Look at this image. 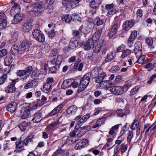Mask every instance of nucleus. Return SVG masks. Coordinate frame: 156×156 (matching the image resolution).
Returning a JSON list of instances; mask_svg holds the SVG:
<instances>
[{
    "label": "nucleus",
    "instance_id": "nucleus-21",
    "mask_svg": "<svg viewBox=\"0 0 156 156\" xmlns=\"http://www.w3.org/2000/svg\"><path fill=\"white\" fill-rule=\"evenodd\" d=\"M24 140L23 141H16V148L19 150H21L23 149L24 146H27L28 144H26L24 143Z\"/></svg>",
    "mask_w": 156,
    "mask_h": 156
},
{
    "label": "nucleus",
    "instance_id": "nucleus-41",
    "mask_svg": "<svg viewBox=\"0 0 156 156\" xmlns=\"http://www.w3.org/2000/svg\"><path fill=\"white\" fill-rule=\"evenodd\" d=\"M76 121H78L77 124L78 126L79 127H80L82 125L84 122L83 119L81 118V116L78 115L75 118Z\"/></svg>",
    "mask_w": 156,
    "mask_h": 156
},
{
    "label": "nucleus",
    "instance_id": "nucleus-5",
    "mask_svg": "<svg viewBox=\"0 0 156 156\" xmlns=\"http://www.w3.org/2000/svg\"><path fill=\"white\" fill-rule=\"evenodd\" d=\"M134 52L136 58L142 55V47L141 42L138 41L134 44Z\"/></svg>",
    "mask_w": 156,
    "mask_h": 156
},
{
    "label": "nucleus",
    "instance_id": "nucleus-19",
    "mask_svg": "<svg viewBox=\"0 0 156 156\" xmlns=\"http://www.w3.org/2000/svg\"><path fill=\"white\" fill-rule=\"evenodd\" d=\"M101 2V0H92L90 2V6L93 9H97Z\"/></svg>",
    "mask_w": 156,
    "mask_h": 156
},
{
    "label": "nucleus",
    "instance_id": "nucleus-59",
    "mask_svg": "<svg viewBox=\"0 0 156 156\" xmlns=\"http://www.w3.org/2000/svg\"><path fill=\"white\" fill-rule=\"evenodd\" d=\"M133 132L132 131H129L127 136V141L129 143L131 141V139L133 137Z\"/></svg>",
    "mask_w": 156,
    "mask_h": 156
},
{
    "label": "nucleus",
    "instance_id": "nucleus-15",
    "mask_svg": "<svg viewBox=\"0 0 156 156\" xmlns=\"http://www.w3.org/2000/svg\"><path fill=\"white\" fill-rule=\"evenodd\" d=\"M77 110V108L75 105L69 107L67 109L66 113L69 115L75 114Z\"/></svg>",
    "mask_w": 156,
    "mask_h": 156
},
{
    "label": "nucleus",
    "instance_id": "nucleus-50",
    "mask_svg": "<svg viewBox=\"0 0 156 156\" xmlns=\"http://www.w3.org/2000/svg\"><path fill=\"white\" fill-rule=\"evenodd\" d=\"M116 113L118 116L122 117L125 114V111L122 109H119L117 111Z\"/></svg>",
    "mask_w": 156,
    "mask_h": 156
},
{
    "label": "nucleus",
    "instance_id": "nucleus-12",
    "mask_svg": "<svg viewBox=\"0 0 156 156\" xmlns=\"http://www.w3.org/2000/svg\"><path fill=\"white\" fill-rule=\"evenodd\" d=\"M42 113L38 111L34 115L32 121L34 123H38L42 119Z\"/></svg>",
    "mask_w": 156,
    "mask_h": 156
},
{
    "label": "nucleus",
    "instance_id": "nucleus-40",
    "mask_svg": "<svg viewBox=\"0 0 156 156\" xmlns=\"http://www.w3.org/2000/svg\"><path fill=\"white\" fill-rule=\"evenodd\" d=\"M140 128L139 122L137 120L134 121L132 123L131 129L132 130H134L136 129Z\"/></svg>",
    "mask_w": 156,
    "mask_h": 156
},
{
    "label": "nucleus",
    "instance_id": "nucleus-31",
    "mask_svg": "<svg viewBox=\"0 0 156 156\" xmlns=\"http://www.w3.org/2000/svg\"><path fill=\"white\" fill-rule=\"evenodd\" d=\"M34 138V132L31 133L28 136L24 139V143L26 144H28L29 142L32 141V140Z\"/></svg>",
    "mask_w": 156,
    "mask_h": 156
},
{
    "label": "nucleus",
    "instance_id": "nucleus-43",
    "mask_svg": "<svg viewBox=\"0 0 156 156\" xmlns=\"http://www.w3.org/2000/svg\"><path fill=\"white\" fill-rule=\"evenodd\" d=\"M94 24L98 26L104 23V21L103 20L99 18H96L94 20Z\"/></svg>",
    "mask_w": 156,
    "mask_h": 156
},
{
    "label": "nucleus",
    "instance_id": "nucleus-55",
    "mask_svg": "<svg viewBox=\"0 0 156 156\" xmlns=\"http://www.w3.org/2000/svg\"><path fill=\"white\" fill-rule=\"evenodd\" d=\"M120 69L119 67L118 66H113L110 69V71L113 73H115L119 70Z\"/></svg>",
    "mask_w": 156,
    "mask_h": 156
},
{
    "label": "nucleus",
    "instance_id": "nucleus-56",
    "mask_svg": "<svg viewBox=\"0 0 156 156\" xmlns=\"http://www.w3.org/2000/svg\"><path fill=\"white\" fill-rule=\"evenodd\" d=\"M70 80L71 81L72 84H71V86L73 87L74 88H77L78 86L79 85V83L75 81L73 79H70Z\"/></svg>",
    "mask_w": 156,
    "mask_h": 156
},
{
    "label": "nucleus",
    "instance_id": "nucleus-32",
    "mask_svg": "<svg viewBox=\"0 0 156 156\" xmlns=\"http://www.w3.org/2000/svg\"><path fill=\"white\" fill-rule=\"evenodd\" d=\"M143 10L141 9H138L136 13V21L138 22L141 19L143 16Z\"/></svg>",
    "mask_w": 156,
    "mask_h": 156
},
{
    "label": "nucleus",
    "instance_id": "nucleus-33",
    "mask_svg": "<svg viewBox=\"0 0 156 156\" xmlns=\"http://www.w3.org/2000/svg\"><path fill=\"white\" fill-rule=\"evenodd\" d=\"M7 21L6 19L3 18H0V29H3L6 27Z\"/></svg>",
    "mask_w": 156,
    "mask_h": 156
},
{
    "label": "nucleus",
    "instance_id": "nucleus-23",
    "mask_svg": "<svg viewBox=\"0 0 156 156\" xmlns=\"http://www.w3.org/2000/svg\"><path fill=\"white\" fill-rule=\"evenodd\" d=\"M16 88L13 83L10 84L6 88L5 91L8 93H12L15 92Z\"/></svg>",
    "mask_w": 156,
    "mask_h": 156
},
{
    "label": "nucleus",
    "instance_id": "nucleus-7",
    "mask_svg": "<svg viewBox=\"0 0 156 156\" xmlns=\"http://www.w3.org/2000/svg\"><path fill=\"white\" fill-rule=\"evenodd\" d=\"M32 28V21L31 19L27 20L23 26V30L25 32H28Z\"/></svg>",
    "mask_w": 156,
    "mask_h": 156
},
{
    "label": "nucleus",
    "instance_id": "nucleus-51",
    "mask_svg": "<svg viewBox=\"0 0 156 156\" xmlns=\"http://www.w3.org/2000/svg\"><path fill=\"white\" fill-rule=\"evenodd\" d=\"M139 87L136 86L133 88L131 90L130 94L131 95H133L136 94L137 92Z\"/></svg>",
    "mask_w": 156,
    "mask_h": 156
},
{
    "label": "nucleus",
    "instance_id": "nucleus-20",
    "mask_svg": "<svg viewBox=\"0 0 156 156\" xmlns=\"http://www.w3.org/2000/svg\"><path fill=\"white\" fill-rule=\"evenodd\" d=\"M16 103L14 102H12L8 105L7 108V110L8 111L10 112L11 113H12L16 110Z\"/></svg>",
    "mask_w": 156,
    "mask_h": 156
},
{
    "label": "nucleus",
    "instance_id": "nucleus-46",
    "mask_svg": "<svg viewBox=\"0 0 156 156\" xmlns=\"http://www.w3.org/2000/svg\"><path fill=\"white\" fill-rule=\"evenodd\" d=\"M65 151L59 148L53 154L52 156H57L58 155H61Z\"/></svg>",
    "mask_w": 156,
    "mask_h": 156
},
{
    "label": "nucleus",
    "instance_id": "nucleus-58",
    "mask_svg": "<svg viewBox=\"0 0 156 156\" xmlns=\"http://www.w3.org/2000/svg\"><path fill=\"white\" fill-rule=\"evenodd\" d=\"M145 41L150 46H151L153 43V40L151 37H147Z\"/></svg>",
    "mask_w": 156,
    "mask_h": 156
},
{
    "label": "nucleus",
    "instance_id": "nucleus-24",
    "mask_svg": "<svg viewBox=\"0 0 156 156\" xmlns=\"http://www.w3.org/2000/svg\"><path fill=\"white\" fill-rule=\"evenodd\" d=\"M72 83L70 79H68L64 80L62 83L61 85V88L65 89L71 86Z\"/></svg>",
    "mask_w": 156,
    "mask_h": 156
},
{
    "label": "nucleus",
    "instance_id": "nucleus-62",
    "mask_svg": "<svg viewBox=\"0 0 156 156\" xmlns=\"http://www.w3.org/2000/svg\"><path fill=\"white\" fill-rule=\"evenodd\" d=\"M107 142L106 144V146L107 147H109L112 145V139L111 138H108L107 139Z\"/></svg>",
    "mask_w": 156,
    "mask_h": 156
},
{
    "label": "nucleus",
    "instance_id": "nucleus-30",
    "mask_svg": "<svg viewBox=\"0 0 156 156\" xmlns=\"http://www.w3.org/2000/svg\"><path fill=\"white\" fill-rule=\"evenodd\" d=\"M11 52L12 55H17L19 53V48L16 44H13L11 47Z\"/></svg>",
    "mask_w": 156,
    "mask_h": 156
},
{
    "label": "nucleus",
    "instance_id": "nucleus-2",
    "mask_svg": "<svg viewBox=\"0 0 156 156\" xmlns=\"http://www.w3.org/2000/svg\"><path fill=\"white\" fill-rule=\"evenodd\" d=\"M32 35L35 39L40 42H43L45 41L44 35L38 29H35L33 30Z\"/></svg>",
    "mask_w": 156,
    "mask_h": 156
},
{
    "label": "nucleus",
    "instance_id": "nucleus-37",
    "mask_svg": "<svg viewBox=\"0 0 156 156\" xmlns=\"http://www.w3.org/2000/svg\"><path fill=\"white\" fill-rule=\"evenodd\" d=\"M131 53V51L129 49L124 50L122 53L121 57L123 58L129 55Z\"/></svg>",
    "mask_w": 156,
    "mask_h": 156
},
{
    "label": "nucleus",
    "instance_id": "nucleus-34",
    "mask_svg": "<svg viewBox=\"0 0 156 156\" xmlns=\"http://www.w3.org/2000/svg\"><path fill=\"white\" fill-rule=\"evenodd\" d=\"M119 125H116L112 127L109 132V134L110 135H112L114 133L117 132V130L119 128Z\"/></svg>",
    "mask_w": 156,
    "mask_h": 156
},
{
    "label": "nucleus",
    "instance_id": "nucleus-3",
    "mask_svg": "<svg viewBox=\"0 0 156 156\" xmlns=\"http://www.w3.org/2000/svg\"><path fill=\"white\" fill-rule=\"evenodd\" d=\"M103 41L102 39H98L97 40H94V44L93 45V50L96 53L99 52L101 49L103 45Z\"/></svg>",
    "mask_w": 156,
    "mask_h": 156
},
{
    "label": "nucleus",
    "instance_id": "nucleus-36",
    "mask_svg": "<svg viewBox=\"0 0 156 156\" xmlns=\"http://www.w3.org/2000/svg\"><path fill=\"white\" fill-rule=\"evenodd\" d=\"M113 53L110 52L108 53L105 59V62H111L113 58Z\"/></svg>",
    "mask_w": 156,
    "mask_h": 156
},
{
    "label": "nucleus",
    "instance_id": "nucleus-57",
    "mask_svg": "<svg viewBox=\"0 0 156 156\" xmlns=\"http://www.w3.org/2000/svg\"><path fill=\"white\" fill-rule=\"evenodd\" d=\"M102 31V29H100L97 30L94 34V35L96 36H97L96 37L98 38V37L100 36Z\"/></svg>",
    "mask_w": 156,
    "mask_h": 156
},
{
    "label": "nucleus",
    "instance_id": "nucleus-17",
    "mask_svg": "<svg viewBox=\"0 0 156 156\" xmlns=\"http://www.w3.org/2000/svg\"><path fill=\"white\" fill-rule=\"evenodd\" d=\"M16 74L18 76L21 77L23 80H26L29 76L24 70H18L16 72Z\"/></svg>",
    "mask_w": 156,
    "mask_h": 156
},
{
    "label": "nucleus",
    "instance_id": "nucleus-29",
    "mask_svg": "<svg viewBox=\"0 0 156 156\" xmlns=\"http://www.w3.org/2000/svg\"><path fill=\"white\" fill-rule=\"evenodd\" d=\"M112 82L110 80H103L101 83V86L109 88L112 86Z\"/></svg>",
    "mask_w": 156,
    "mask_h": 156
},
{
    "label": "nucleus",
    "instance_id": "nucleus-64",
    "mask_svg": "<svg viewBox=\"0 0 156 156\" xmlns=\"http://www.w3.org/2000/svg\"><path fill=\"white\" fill-rule=\"evenodd\" d=\"M30 82L32 87L37 86L38 84L37 81L35 79L32 80Z\"/></svg>",
    "mask_w": 156,
    "mask_h": 156
},
{
    "label": "nucleus",
    "instance_id": "nucleus-13",
    "mask_svg": "<svg viewBox=\"0 0 156 156\" xmlns=\"http://www.w3.org/2000/svg\"><path fill=\"white\" fill-rule=\"evenodd\" d=\"M21 51L24 53L28 52L29 51L30 44L26 41H22L20 44Z\"/></svg>",
    "mask_w": 156,
    "mask_h": 156
},
{
    "label": "nucleus",
    "instance_id": "nucleus-44",
    "mask_svg": "<svg viewBox=\"0 0 156 156\" xmlns=\"http://www.w3.org/2000/svg\"><path fill=\"white\" fill-rule=\"evenodd\" d=\"M18 31H15L11 35V41L13 42L16 41L18 35Z\"/></svg>",
    "mask_w": 156,
    "mask_h": 156
},
{
    "label": "nucleus",
    "instance_id": "nucleus-54",
    "mask_svg": "<svg viewBox=\"0 0 156 156\" xmlns=\"http://www.w3.org/2000/svg\"><path fill=\"white\" fill-rule=\"evenodd\" d=\"M7 50L5 49H3L0 50V58L5 56L7 53Z\"/></svg>",
    "mask_w": 156,
    "mask_h": 156
},
{
    "label": "nucleus",
    "instance_id": "nucleus-45",
    "mask_svg": "<svg viewBox=\"0 0 156 156\" xmlns=\"http://www.w3.org/2000/svg\"><path fill=\"white\" fill-rule=\"evenodd\" d=\"M131 83L130 81H127L126 82L125 84L123 86L122 89L123 90V91H126L131 86Z\"/></svg>",
    "mask_w": 156,
    "mask_h": 156
},
{
    "label": "nucleus",
    "instance_id": "nucleus-52",
    "mask_svg": "<svg viewBox=\"0 0 156 156\" xmlns=\"http://www.w3.org/2000/svg\"><path fill=\"white\" fill-rule=\"evenodd\" d=\"M72 19V16L71 17L68 15H65L62 18L63 21L68 23Z\"/></svg>",
    "mask_w": 156,
    "mask_h": 156
},
{
    "label": "nucleus",
    "instance_id": "nucleus-35",
    "mask_svg": "<svg viewBox=\"0 0 156 156\" xmlns=\"http://www.w3.org/2000/svg\"><path fill=\"white\" fill-rule=\"evenodd\" d=\"M51 84L48 83H45L44 84L43 87V91L45 93H48L51 87Z\"/></svg>",
    "mask_w": 156,
    "mask_h": 156
},
{
    "label": "nucleus",
    "instance_id": "nucleus-4",
    "mask_svg": "<svg viewBox=\"0 0 156 156\" xmlns=\"http://www.w3.org/2000/svg\"><path fill=\"white\" fill-rule=\"evenodd\" d=\"M23 105L25 108L24 109L23 114L21 116V118L22 119L29 118L31 116L30 110L29 107L30 105L28 103H26L23 104Z\"/></svg>",
    "mask_w": 156,
    "mask_h": 156
},
{
    "label": "nucleus",
    "instance_id": "nucleus-1",
    "mask_svg": "<svg viewBox=\"0 0 156 156\" xmlns=\"http://www.w3.org/2000/svg\"><path fill=\"white\" fill-rule=\"evenodd\" d=\"M91 76V73H89L83 76L80 81L77 90V92H80L86 88L89 83Z\"/></svg>",
    "mask_w": 156,
    "mask_h": 156
},
{
    "label": "nucleus",
    "instance_id": "nucleus-48",
    "mask_svg": "<svg viewBox=\"0 0 156 156\" xmlns=\"http://www.w3.org/2000/svg\"><path fill=\"white\" fill-rule=\"evenodd\" d=\"M62 61V56L61 55H58L56 58V61L55 62V65L58 66H59L61 63Z\"/></svg>",
    "mask_w": 156,
    "mask_h": 156
},
{
    "label": "nucleus",
    "instance_id": "nucleus-60",
    "mask_svg": "<svg viewBox=\"0 0 156 156\" xmlns=\"http://www.w3.org/2000/svg\"><path fill=\"white\" fill-rule=\"evenodd\" d=\"M106 74V73L103 72H101V73H99L98 77L103 80L104 78L105 77Z\"/></svg>",
    "mask_w": 156,
    "mask_h": 156
},
{
    "label": "nucleus",
    "instance_id": "nucleus-16",
    "mask_svg": "<svg viewBox=\"0 0 156 156\" xmlns=\"http://www.w3.org/2000/svg\"><path fill=\"white\" fill-rule=\"evenodd\" d=\"M118 27L119 26L117 23H115L112 25L111 30L108 34L109 37H112L116 34Z\"/></svg>",
    "mask_w": 156,
    "mask_h": 156
},
{
    "label": "nucleus",
    "instance_id": "nucleus-14",
    "mask_svg": "<svg viewBox=\"0 0 156 156\" xmlns=\"http://www.w3.org/2000/svg\"><path fill=\"white\" fill-rule=\"evenodd\" d=\"M75 3L74 0H63L62 1V4L63 5L69 9L72 8Z\"/></svg>",
    "mask_w": 156,
    "mask_h": 156
},
{
    "label": "nucleus",
    "instance_id": "nucleus-49",
    "mask_svg": "<svg viewBox=\"0 0 156 156\" xmlns=\"http://www.w3.org/2000/svg\"><path fill=\"white\" fill-rule=\"evenodd\" d=\"M72 18L73 20H77L80 22L81 21V18L77 14L75 13L73 14Z\"/></svg>",
    "mask_w": 156,
    "mask_h": 156
},
{
    "label": "nucleus",
    "instance_id": "nucleus-25",
    "mask_svg": "<svg viewBox=\"0 0 156 156\" xmlns=\"http://www.w3.org/2000/svg\"><path fill=\"white\" fill-rule=\"evenodd\" d=\"M23 17L20 13L16 14L14 16L13 22L14 23L17 24L23 20Z\"/></svg>",
    "mask_w": 156,
    "mask_h": 156
},
{
    "label": "nucleus",
    "instance_id": "nucleus-22",
    "mask_svg": "<svg viewBox=\"0 0 156 156\" xmlns=\"http://www.w3.org/2000/svg\"><path fill=\"white\" fill-rule=\"evenodd\" d=\"M83 27V26H81L79 29L77 30H73V36L76 38L80 37L82 35V30Z\"/></svg>",
    "mask_w": 156,
    "mask_h": 156
},
{
    "label": "nucleus",
    "instance_id": "nucleus-18",
    "mask_svg": "<svg viewBox=\"0 0 156 156\" xmlns=\"http://www.w3.org/2000/svg\"><path fill=\"white\" fill-rule=\"evenodd\" d=\"M20 7L19 4L15 3L10 10V13L11 14H14L15 13H18L20 12Z\"/></svg>",
    "mask_w": 156,
    "mask_h": 156
},
{
    "label": "nucleus",
    "instance_id": "nucleus-38",
    "mask_svg": "<svg viewBox=\"0 0 156 156\" xmlns=\"http://www.w3.org/2000/svg\"><path fill=\"white\" fill-rule=\"evenodd\" d=\"M137 35V32L136 31H135L132 32L129 36L128 41L130 42H132L136 37Z\"/></svg>",
    "mask_w": 156,
    "mask_h": 156
},
{
    "label": "nucleus",
    "instance_id": "nucleus-26",
    "mask_svg": "<svg viewBox=\"0 0 156 156\" xmlns=\"http://www.w3.org/2000/svg\"><path fill=\"white\" fill-rule=\"evenodd\" d=\"M78 44V41L74 39H72L69 44V48L72 49H73L77 46Z\"/></svg>",
    "mask_w": 156,
    "mask_h": 156
},
{
    "label": "nucleus",
    "instance_id": "nucleus-11",
    "mask_svg": "<svg viewBox=\"0 0 156 156\" xmlns=\"http://www.w3.org/2000/svg\"><path fill=\"white\" fill-rule=\"evenodd\" d=\"M94 39L92 38H90L87 42L84 43L83 46L85 50L89 51L91 49L94 44Z\"/></svg>",
    "mask_w": 156,
    "mask_h": 156
},
{
    "label": "nucleus",
    "instance_id": "nucleus-63",
    "mask_svg": "<svg viewBox=\"0 0 156 156\" xmlns=\"http://www.w3.org/2000/svg\"><path fill=\"white\" fill-rule=\"evenodd\" d=\"M121 147L120 148V150L121 152L123 153L126 151L127 149V147L126 145L124 144H122L121 145Z\"/></svg>",
    "mask_w": 156,
    "mask_h": 156
},
{
    "label": "nucleus",
    "instance_id": "nucleus-61",
    "mask_svg": "<svg viewBox=\"0 0 156 156\" xmlns=\"http://www.w3.org/2000/svg\"><path fill=\"white\" fill-rule=\"evenodd\" d=\"M125 48V46L124 44H122L119 46L117 48V51L118 52H120L123 51Z\"/></svg>",
    "mask_w": 156,
    "mask_h": 156
},
{
    "label": "nucleus",
    "instance_id": "nucleus-42",
    "mask_svg": "<svg viewBox=\"0 0 156 156\" xmlns=\"http://www.w3.org/2000/svg\"><path fill=\"white\" fill-rule=\"evenodd\" d=\"M145 55H140L138 57V58L136 62V63H139L141 64H142L144 62L145 59Z\"/></svg>",
    "mask_w": 156,
    "mask_h": 156
},
{
    "label": "nucleus",
    "instance_id": "nucleus-53",
    "mask_svg": "<svg viewBox=\"0 0 156 156\" xmlns=\"http://www.w3.org/2000/svg\"><path fill=\"white\" fill-rule=\"evenodd\" d=\"M32 69V67L31 66H29L26 67L24 70L26 73L29 76Z\"/></svg>",
    "mask_w": 156,
    "mask_h": 156
},
{
    "label": "nucleus",
    "instance_id": "nucleus-39",
    "mask_svg": "<svg viewBox=\"0 0 156 156\" xmlns=\"http://www.w3.org/2000/svg\"><path fill=\"white\" fill-rule=\"evenodd\" d=\"M87 129L86 127H83L80 130L77 135L79 137H81L87 132Z\"/></svg>",
    "mask_w": 156,
    "mask_h": 156
},
{
    "label": "nucleus",
    "instance_id": "nucleus-28",
    "mask_svg": "<svg viewBox=\"0 0 156 156\" xmlns=\"http://www.w3.org/2000/svg\"><path fill=\"white\" fill-rule=\"evenodd\" d=\"M12 61V57L11 55H7L5 58L4 62L6 66H9Z\"/></svg>",
    "mask_w": 156,
    "mask_h": 156
},
{
    "label": "nucleus",
    "instance_id": "nucleus-27",
    "mask_svg": "<svg viewBox=\"0 0 156 156\" xmlns=\"http://www.w3.org/2000/svg\"><path fill=\"white\" fill-rule=\"evenodd\" d=\"M29 123L28 122L24 121L18 125V127L20 130L22 131H25L28 126Z\"/></svg>",
    "mask_w": 156,
    "mask_h": 156
},
{
    "label": "nucleus",
    "instance_id": "nucleus-9",
    "mask_svg": "<svg viewBox=\"0 0 156 156\" xmlns=\"http://www.w3.org/2000/svg\"><path fill=\"white\" fill-rule=\"evenodd\" d=\"M89 142V140L87 139H83L77 143L75 148L76 150L80 149L87 145Z\"/></svg>",
    "mask_w": 156,
    "mask_h": 156
},
{
    "label": "nucleus",
    "instance_id": "nucleus-6",
    "mask_svg": "<svg viewBox=\"0 0 156 156\" xmlns=\"http://www.w3.org/2000/svg\"><path fill=\"white\" fill-rule=\"evenodd\" d=\"M109 90L114 94L115 95H121L123 93L122 88L119 86L110 87L109 89Z\"/></svg>",
    "mask_w": 156,
    "mask_h": 156
},
{
    "label": "nucleus",
    "instance_id": "nucleus-10",
    "mask_svg": "<svg viewBox=\"0 0 156 156\" xmlns=\"http://www.w3.org/2000/svg\"><path fill=\"white\" fill-rule=\"evenodd\" d=\"M135 23V21L132 20H129L125 21L123 25V30L128 31L130 28L132 27Z\"/></svg>",
    "mask_w": 156,
    "mask_h": 156
},
{
    "label": "nucleus",
    "instance_id": "nucleus-47",
    "mask_svg": "<svg viewBox=\"0 0 156 156\" xmlns=\"http://www.w3.org/2000/svg\"><path fill=\"white\" fill-rule=\"evenodd\" d=\"M7 78V75L6 74H4L0 77V85L2 84L6 81Z\"/></svg>",
    "mask_w": 156,
    "mask_h": 156
},
{
    "label": "nucleus",
    "instance_id": "nucleus-8",
    "mask_svg": "<svg viewBox=\"0 0 156 156\" xmlns=\"http://www.w3.org/2000/svg\"><path fill=\"white\" fill-rule=\"evenodd\" d=\"M44 5L41 3L39 2V4L32 8V11L35 13L40 14L44 11Z\"/></svg>",
    "mask_w": 156,
    "mask_h": 156
}]
</instances>
